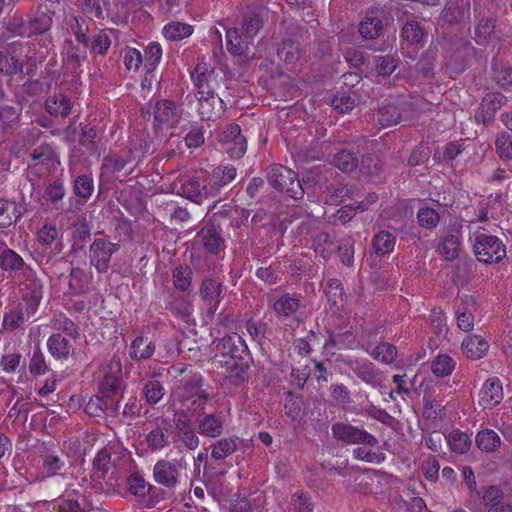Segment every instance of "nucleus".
<instances>
[{
    "label": "nucleus",
    "mask_w": 512,
    "mask_h": 512,
    "mask_svg": "<svg viewBox=\"0 0 512 512\" xmlns=\"http://www.w3.org/2000/svg\"><path fill=\"white\" fill-rule=\"evenodd\" d=\"M383 32V24L378 17H366L359 26V33L365 39L378 38Z\"/></svg>",
    "instance_id": "44"
},
{
    "label": "nucleus",
    "mask_w": 512,
    "mask_h": 512,
    "mask_svg": "<svg viewBox=\"0 0 512 512\" xmlns=\"http://www.w3.org/2000/svg\"><path fill=\"white\" fill-rule=\"evenodd\" d=\"M54 12H41L27 20L30 37L43 34L51 29Z\"/></svg>",
    "instance_id": "30"
},
{
    "label": "nucleus",
    "mask_w": 512,
    "mask_h": 512,
    "mask_svg": "<svg viewBox=\"0 0 512 512\" xmlns=\"http://www.w3.org/2000/svg\"><path fill=\"white\" fill-rule=\"evenodd\" d=\"M502 398L501 381L498 378L487 379L479 393V405L483 409H491L499 404Z\"/></svg>",
    "instance_id": "14"
},
{
    "label": "nucleus",
    "mask_w": 512,
    "mask_h": 512,
    "mask_svg": "<svg viewBox=\"0 0 512 512\" xmlns=\"http://www.w3.org/2000/svg\"><path fill=\"white\" fill-rule=\"evenodd\" d=\"M330 164L342 172L349 173L359 166V157L349 149H340L331 156Z\"/></svg>",
    "instance_id": "20"
},
{
    "label": "nucleus",
    "mask_w": 512,
    "mask_h": 512,
    "mask_svg": "<svg viewBox=\"0 0 512 512\" xmlns=\"http://www.w3.org/2000/svg\"><path fill=\"white\" fill-rule=\"evenodd\" d=\"M492 78L501 88L512 86V68L506 63L492 61Z\"/></svg>",
    "instance_id": "39"
},
{
    "label": "nucleus",
    "mask_w": 512,
    "mask_h": 512,
    "mask_svg": "<svg viewBox=\"0 0 512 512\" xmlns=\"http://www.w3.org/2000/svg\"><path fill=\"white\" fill-rule=\"evenodd\" d=\"M263 22L260 15L256 12H252L245 15L242 20L241 31L246 42H249L254 38L262 27Z\"/></svg>",
    "instance_id": "43"
},
{
    "label": "nucleus",
    "mask_w": 512,
    "mask_h": 512,
    "mask_svg": "<svg viewBox=\"0 0 512 512\" xmlns=\"http://www.w3.org/2000/svg\"><path fill=\"white\" fill-rule=\"evenodd\" d=\"M127 486L128 490L138 497H145L147 493L151 492H161V489L147 483L145 479L137 473L131 474L127 478Z\"/></svg>",
    "instance_id": "37"
},
{
    "label": "nucleus",
    "mask_w": 512,
    "mask_h": 512,
    "mask_svg": "<svg viewBox=\"0 0 512 512\" xmlns=\"http://www.w3.org/2000/svg\"><path fill=\"white\" fill-rule=\"evenodd\" d=\"M199 101V113L204 120H215L224 112V102L214 92L204 95V97H197Z\"/></svg>",
    "instance_id": "15"
},
{
    "label": "nucleus",
    "mask_w": 512,
    "mask_h": 512,
    "mask_svg": "<svg viewBox=\"0 0 512 512\" xmlns=\"http://www.w3.org/2000/svg\"><path fill=\"white\" fill-rule=\"evenodd\" d=\"M448 443L454 452L460 454L467 452L471 446L469 436L458 430H454L449 434Z\"/></svg>",
    "instance_id": "56"
},
{
    "label": "nucleus",
    "mask_w": 512,
    "mask_h": 512,
    "mask_svg": "<svg viewBox=\"0 0 512 512\" xmlns=\"http://www.w3.org/2000/svg\"><path fill=\"white\" fill-rule=\"evenodd\" d=\"M226 39H227V49L229 52L233 54H242L244 53V45L243 43L246 42L244 39L242 33H239L238 29H229L226 32Z\"/></svg>",
    "instance_id": "64"
},
{
    "label": "nucleus",
    "mask_w": 512,
    "mask_h": 512,
    "mask_svg": "<svg viewBox=\"0 0 512 512\" xmlns=\"http://www.w3.org/2000/svg\"><path fill=\"white\" fill-rule=\"evenodd\" d=\"M417 220L421 227L433 229L438 225L440 216L433 208H421L417 213Z\"/></svg>",
    "instance_id": "62"
},
{
    "label": "nucleus",
    "mask_w": 512,
    "mask_h": 512,
    "mask_svg": "<svg viewBox=\"0 0 512 512\" xmlns=\"http://www.w3.org/2000/svg\"><path fill=\"white\" fill-rule=\"evenodd\" d=\"M507 101V98L499 92L487 93L481 102V110L483 121H491L494 114L499 110Z\"/></svg>",
    "instance_id": "22"
},
{
    "label": "nucleus",
    "mask_w": 512,
    "mask_h": 512,
    "mask_svg": "<svg viewBox=\"0 0 512 512\" xmlns=\"http://www.w3.org/2000/svg\"><path fill=\"white\" fill-rule=\"evenodd\" d=\"M162 57V48L159 43L151 42L145 49L143 58L144 67L147 73L154 71L155 67L159 64Z\"/></svg>",
    "instance_id": "48"
},
{
    "label": "nucleus",
    "mask_w": 512,
    "mask_h": 512,
    "mask_svg": "<svg viewBox=\"0 0 512 512\" xmlns=\"http://www.w3.org/2000/svg\"><path fill=\"white\" fill-rule=\"evenodd\" d=\"M401 117L399 108L395 104L388 103L378 109L377 123L381 128H386L398 124Z\"/></svg>",
    "instance_id": "33"
},
{
    "label": "nucleus",
    "mask_w": 512,
    "mask_h": 512,
    "mask_svg": "<svg viewBox=\"0 0 512 512\" xmlns=\"http://www.w3.org/2000/svg\"><path fill=\"white\" fill-rule=\"evenodd\" d=\"M473 310H476V301L472 296L465 295L456 311L457 326L459 329L469 332L474 326Z\"/></svg>",
    "instance_id": "17"
},
{
    "label": "nucleus",
    "mask_w": 512,
    "mask_h": 512,
    "mask_svg": "<svg viewBox=\"0 0 512 512\" xmlns=\"http://www.w3.org/2000/svg\"><path fill=\"white\" fill-rule=\"evenodd\" d=\"M454 367V360L446 354L437 356L431 364V370L437 377L450 375Z\"/></svg>",
    "instance_id": "54"
},
{
    "label": "nucleus",
    "mask_w": 512,
    "mask_h": 512,
    "mask_svg": "<svg viewBox=\"0 0 512 512\" xmlns=\"http://www.w3.org/2000/svg\"><path fill=\"white\" fill-rule=\"evenodd\" d=\"M51 327L58 332L65 333L71 338H77L79 336L77 325L61 314L51 320Z\"/></svg>",
    "instance_id": "50"
},
{
    "label": "nucleus",
    "mask_w": 512,
    "mask_h": 512,
    "mask_svg": "<svg viewBox=\"0 0 512 512\" xmlns=\"http://www.w3.org/2000/svg\"><path fill=\"white\" fill-rule=\"evenodd\" d=\"M201 242L210 254H217L223 240L214 228H204L200 234Z\"/></svg>",
    "instance_id": "47"
},
{
    "label": "nucleus",
    "mask_w": 512,
    "mask_h": 512,
    "mask_svg": "<svg viewBox=\"0 0 512 512\" xmlns=\"http://www.w3.org/2000/svg\"><path fill=\"white\" fill-rule=\"evenodd\" d=\"M220 353L219 362L226 369L227 379L234 385H241L249 378L252 358L247 345L238 334L226 335L216 342Z\"/></svg>",
    "instance_id": "1"
},
{
    "label": "nucleus",
    "mask_w": 512,
    "mask_h": 512,
    "mask_svg": "<svg viewBox=\"0 0 512 512\" xmlns=\"http://www.w3.org/2000/svg\"><path fill=\"white\" fill-rule=\"evenodd\" d=\"M176 317L188 322L192 315L193 306L185 296L171 294L166 306Z\"/></svg>",
    "instance_id": "26"
},
{
    "label": "nucleus",
    "mask_w": 512,
    "mask_h": 512,
    "mask_svg": "<svg viewBox=\"0 0 512 512\" xmlns=\"http://www.w3.org/2000/svg\"><path fill=\"white\" fill-rule=\"evenodd\" d=\"M87 47H78L75 45H71L67 51L66 63L71 67L73 72H77V69L81 66V62H83L87 58Z\"/></svg>",
    "instance_id": "63"
},
{
    "label": "nucleus",
    "mask_w": 512,
    "mask_h": 512,
    "mask_svg": "<svg viewBox=\"0 0 512 512\" xmlns=\"http://www.w3.org/2000/svg\"><path fill=\"white\" fill-rule=\"evenodd\" d=\"M198 396L184 398V405L192 417L195 419L207 413V407L210 405L211 396L209 392H201Z\"/></svg>",
    "instance_id": "27"
},
{
    "label": "nucleus",
    "mask_w": 512,
    "mask_h": 512,
    "mask_svg": "<svg viewBox=\"0 0 512 512\" xmlns=\"http://www.w3.org/2000/svg\"><path fill=\"white\" fill-rule=\"evenodd\" d=\"M396 237L389 231H379L372 239V249L378 256H384L394 250Z\"/></svg>",
    "instance_id": "28"
},
{
    "label": "nucleus",
    "mask_w": 512,
    "mask_h": 512,
    "mask_svg": "<svg viewBox=\"0 0 512 512\" xmlns=\"http://www.w3.org/2000/svg\"><path fill=\"white\" fill-rule=\"evenodd\" d=\"M374 64L376 71L381 76H390L398 67V59L393 55L375 56Z\"/></svg>",
    "instance_id": "53"
},
{
    "label": "nucleus",
    "mask_w": 512,
    "mask_h": 512,
    "mask_svg": "<svg viewBox=\"0 0 512 512\" xmlns=\"http://www.w3.org/2000/svg\"><path fill=\"white\" fill-rule=\"evenodd\" d=\"M312 247L316 253L327 260L335 250V243L329 233L322 231L313 236Z\"/></svg>",
    "instance_id": "34"
},
{
    "label": "nucleus",
    "mask_w": 512,
    "mask_h": 512,
    "mask_svg": "<svg viewBox=\"0 0 512 512\" xmlns=\"http://www.w3.org/2000/svg\"><path fill=\"white\" fill-rule=\"evenodd\" d=\"M90 236H91L90 223L86 220L85 217L78 218L77 221H75L73 224L72 248L74 250L83 249L84 243L90 239Z\"/></svg>",
    "instance_id": "32"
},
{
    "label": "nucleus",
    "mask_w": 512,
    "mask_h": 512,
    "mask_svg": "<svg viewBox=\"0 0 512 512\" xmlns=\"http://www.w3.org/2000/svg\"><path fill=\"white\" fill-rule=\"evenodd\" d=\"M172 424L168 419L158 417L153 422L152 429L147 433L145 441L147 446L153 450H161L170 444Z\"/></svg>",
    "instance_id": "8"
},
{
    "label": "nucleus",
    "mask_w": 512,
    "mask_h": 512,
    "mask_svg": "<svg viewBox=\"0 0 512 512\" xmlns=\"http://www.w3.org/2000/svg\"><path fill=\"white\" fill-rule=\"evenodd\" d=\"M117 410L118 403H110L107 398L100 396L92 397L85 406V412L93 417H98L102 413L116 412Z\"/></svg>",
    "instance_id": "36"
},
{
    "label": "nucleus",
    "mask_w": 512,
    "mask_h": 512,
    "mask_svg": "<svg viewBox=\"0 0 512 512\" xmlns=\"http://www.w3.org/2000/svg\"><path fill=\"white\" fill-rule=\"evenodd\" d=\"M496 153L501 159H512V136L503 132L495 140Z\"/></svg>",
    "instance_id": "61"
},
{
    "label": "nucleus",
    "mask_w": 512,
    "mask_h": 512,
    "mask_svg": "<svg viewBox=\"0 0 512 512\" xmlns=\"http://www.w3.org/2000/svg\"><path fill=\"white\" fill-rule=\"evenodd\" d=\"M481 499L483 505L487 507V512H512L511 502L498 486L482 487Z\"/></svg>",
    "instance_id": "11"
},
{
    "label": "nucleus",
    "mask_w": 512,
    "mask_h": 512,
    "mask_svg": "<svg viewBox=\"0 0 512 512\" xmlns=\"http://www.w3.org/2000/svg\"><path fill=\"white\" fill-rule=\"evenodd\" d=\"M269 303L278 316L290 317L294 315L300 307V300L294 295L283 294L279 298L269 297Z\"/></svg>",
    "instance_id": "19"
},
{
    "label": "nucleus",
    "mask_w": 512,
    "mask_h": 512,
    "mask_svg": "<svg viewBox=\"0 0 512 512\" xmlns=\"http://www.w3.org/2000/svg\"><path fill=\"white\" fill-rule=\"evenodd\" d=\"M5 33L8 37H27L30 38V33L27 21L21 16L13 15L4 22Z\"/></svg>",
    "instance_id": "40"
},
{
    "label": "nucleus",
    "mask_w": 512,
    "mask_h": 512,
    "mask_svg": "<svg viewBox=\"0 0 512 512\" xmlns=\"http://www.w3.org/2000/svg\"><path fill=\"white\" fill-rule=\"evenodd\" d=\"M46 111L53 116L66 117L71 113V101L63 94L49 96L45 101Z\"/></svg>",
    "instance_id": "24"
},
{
    "label": "nucleus",
    "mask_w": 512,
    "mask_h": 512,
    "mask_svg": "<svg viewBox=\"0 0 512 512\" xmlns=\"http://www.w3.org/2000/svg\"><path fill=\"white\" fill-rule=\"evenodd\" d=\"M180 468L181 464L176 460H158L153 468L155 482L169 489L175 488L179 483Z\"/></svg>",
    "instance_id": "9"
},
{
    "label": "nucleus",
    "mask_w": 512,
    "mask_h": 512,
    "mask_svg": "<svg viewBox=\"0 0 512 512\" xmlns=\"http://www.w3.org/2000/svg\"><path fill=\"white\" fill-rule=\"evenodd\" d=\"M237 448V439L221 438L211 445V457L214 460L224 459L234 453Z\"/></svg>",
    "instance_id": "38"
},
{
    "label": "nucleus",
    "mask_w": 512,
    "mask_h": 512,
    "mask_svg": "<svg viewBox=\"0 0 512 512\" xmlns=\"http://www.w3.org/2000/svg\"><path fill=\"white\" fill-rule=\"evenodd\" d=\"M24 260L14 250L6 248L0 253V267L9 272L21 270Z\"/></svg>",
    "instance_id": "45"
},
{
    "label": "nucleus",
    "mask_w": 512,
    "mask_h": 512,
    "mask_svg": "<svg viewBox=\"0 0 512 512\" xmlns=\"http://www.w3.org/2000/svg\"><path fill=\"white\" fill-rule=\"evenodd\" d=\"M489 349V344L479 335L468 337L462 343L463 353L470 359H480Z\"/></svg>",
    "instance_id": "25"
},
{
    "label": "nucleus",
    "mask_w": 512,
    "mask_h": 512,
    "mask_svg": "<svg viewBox=\"0 0 512 512\" xmlns=\"http://www.w3.org/2000/svg\"><path fill=\"white\" fill-rule=\"evenodd\" d=\"M332 436L346 444H364L374 447L378 444L375 436L366 430L344 422H336L331 427Z\"/></svg>",
    "instance_id": "4"
},
{
    "label": "nucleus",
    "mask_w": 512,
    "mask_h": 512,
    "mask_svg": "<svg viewBox=\"0 0 512 512\" xmlns=\"http://www.w3.org/2000/svg\"><path fill=\"white\" fill-rule=\"evenodd\" d=\"M179 189L177 194L191 200L196 204H201L204 200L210 198L207 190V180L201 181L200 178L195 176H181L174 183V186Z\"/></svg>",
    "instance_id": "7"
},
{
    "label": "nucleus",
    "mask_w": 512,
    "mask_h": 512,
    "mask_svg": "<svg viewBox=\"0 0 512 512\" xmlns=\"http://www.w3.org/2000/svg\"><path fill=\"white\" fill-rule=\"evenodd\" d=\"M22 71L23 65L16 57L9 53H0V73L14 76Z\"/></svg>",
    "instance_id": "51"
},
{
    "label": "nucleus",
    "mask_w": 512,
    "mask_h": 512,
    "mask_svg": "<svg viewBox=\"0 0 512 512\" xmlns=\"http://www.w3.org/2000/svg\"><path fill=\"white\" fill-rule=\"evenodd\" d=\"M477 447L484 452L495 451L501 443L499 435L491 429H484L476 436Z\"/></svg>",
    "instance_id": "41"
},
{
    "label": "nucleus",
    "mask_w": 512,
    "mask_h": 512,
    "mask_svg": "<svg viewBox=\"0 0 512 512\" xmlns=\"http://www.w3.org/2000/svg\"><path fill=\"white\" fill-rule=\"evenodd\" d=\"M200 297L207 307V314L213 316L224 297L223 284L212 278H205L200 286Z\"/></svg>",
    "instance_id": "10"
},
{
    "label": "nucleus",
    "mask_w": 512,
    "mask_h": 512,
    "mask_svg": "<svg viewBox=\"0 0 512 512\" xmlns=\"http://www.w3.org/2000/svg\"><path fill=\"white\" fill-rule=\"evenodd\" d=\"M120 248L118 243H113L105 238H96L89 248V259L92 266L99 273H106L110 267V260Z\"/></svg>",
    "instance_id": "5"
},
{
    "label": "nucleus",
    "mask_w": 512,
    "mask_h": 512,
    "mask_svg": "<svg viewBox=\"0 0 512 512\" xmlns=\"http://www.w3.org/2000/svg\"><path fill=\"white\" fill-rule=\"evenodd\" d=\"M165 395L162 383L157 379L148 380L143 387V396L150 405L157 404Z\"/></svg>",
    "instance_id": "46"
},
{
    "label": "nucleus",
    "mask_w": 512,
    "mask_h": 512,
    "mask_svg": "<svg viewBox=\"0 0 512 512\" xmlns=\"http://www.w3.org/2000/svg\"><path fill=\"white\" fill-rule=\"evenodd\" d=\"M193 32V27L181 22H171L164 26L163 34L166 39L171 41H180Z\"/></svg>",
    "instance_id": "42"
},
{
    "label": "nucleus",
    "mask_w": 512,
    "mask_h": 512,
    "mask_svg": "<svg viewBox=\"0 0 512 512\" xmlns=\"http://www.w3.org/2000/svg\"><path fill=\"white\" fill-rule=\"evenodd\" d=\"M204 386V379L200 374H194L185 379L183 384L185 398L198 396L199 394H202L201 392H208Z\"/></svg>",
    "instance_id": "58"
},
{
    "label": "nucleus",
    "mask_w": 512,
    "mask_h": 512,
    "mask_svg": "<svg viewBox=\"0 0 512 512\" xmlns=\"http://www.w3.org/2000/svg\"><path fill=\"white\" fill-rule=\"evenodd\" d=\"M27 286L29 290L26 294L27 302L31 312H34L43 297V285L39 279L33 278L29 280Z\"/></svg>",
    "instance_id": "57"
},
{
    "label": "nucleus",
    "mask_w": 512,
    "mask_h": 512,
    "mask_svg": "<svg viewBox=\"0 0 512 512\" xmlns=\"http://www.w3.org/2000/svg\"><path fill=\"white\" fill-rule=\"evenodd\" d=\"M180 117L177 105L169 99L157 100L153 106V127L162 129L163 125H169Z\"/></svg>",
    "instance_id": "12"
},
{
    "label": "nucleus",
    "mask_w": 512,
    "mask_h": 512,
    "mask_svg": "<svg viewBox=\"0 0 512 512\" xmlns=\"http://www.w3.org/2000/svg\"><path fill=\"white\" fill-rule=\"evenodd\" d=\"M371 356L380 362L391 364L397 357V350L395 346L381 342L373 349Z\"/></svg>",
    "instance_id": "52"
},
{
    "label": "nucleus",
    "mask_w": 512,
    "mask_h": 512,
    "mask_svg": "<svg viewBox=\"0 0 512 512\" xmlns=\"http://www.w3.org/2000/svg\"><path fill=\"white\" fill-rule=\"evenodd\" d=\"M47 346L50 354L57 359H67L71 350L69 340L60 333L52 334L47 341Z\"/></svg>",
    "instance_id": "31"
},
{
    "label": "nucleus",
    "mask_w": 512,
    "mask_h": 512,
    "mask_svg": "<svg viewBox=\"0 0 512 512\" xmlns=\"http://www.w3.org/2000/svg\"><path fill=\"white\" fill-rule=\"evenodd\" d=\"M121 384L122 380L119 376L110 373L106 374L100 383L102 397L110 398L120 389Z\"/></svg>",
    "instance_id": "60"
},
{
    "label": "nucleus",
    "mask_w": 512,
    "mask_h": 512,
    "mask_svg": "<svg viewBox=\"0 0 512 512\" xmlns=\"http://www.w3.org/2000/svg\"><path fill=\"white\" fill-rule=\"evenodd\" d=\"M236 177V168L233 165H220L213 169L207 180L208 196L216 197L221 188L228 185Z\"/></svg>",
    "instance_id": "13"
},
{
    "label": "nucleus",
    "mask_w": 512,
    "mask_h": 512,
    "mask_svg": "<svg viewBox=\"0 0 512 512\" xmlns=\"http://www.w3.org/2000/svg\"><path fill=\"white\" fill-rule=\"evenodd\" d=\"M465 7L457 2H448L442 11V19L449 24L459 23L463 20Z\"/></svg>",
    "instance_id": "59"
},
{
    "label": "nucleus",
    "mask_w": 512,
    "mask_h": 512,
    "mask_svg": "<svg viewBox=\"0 0 512 512\" xmlns=\"http://www.w3.org/2000/svg\"><path fill=\"white\" fill-rule=\"evenodd\" d=\"M192 270L189 266H178L172 272L174 287L187 291L192 283Z\"/></svg>",
    "instance_id": "49"
},
{
    "label": "nucleus",
    "mask_w": 512,
    "mask_h": 512,
    "mask_svg": "<svg viewBox=\"0 0 512 512\" xmlns=\"http://www.w3.org/2000/svg\"><path fill=\"white\" fill-rule=\"evenodd\" d=\"M25 210L21 204L0 199V228L9 227Z\"/></svg>",
    "instance_id": "23"
},
{
    "label": "nucleus",
    "mask_w": 512,
    "mask_h": 512,
    "mask_svg": "<svg viewBox=\"0 0 512 512\" xmlns=\"http://www.w3.org/2000/svg\"><path fill=\"white\" fill-rule=\"evenodd\" d=\"M495 20L489 17H483L478 21L475 27V36L478 44H484L494 33Z\"/></svg>",
    "instance_id": "55"
},
{
    "label": "nucleus",
    "mask_w": 512,
    "mask_h": 512,
    "mask_svg": "<svg viewBox=\"0 0 512 512\" xmlns=\"http://www.w3.org/2000/svg\"><path fill=\"white\" fill-rule=\"evenodd\" d=\"M155 351V345L147 337H136L130 346L129 355L134 360H144L150 358Z\"/></svg>",
    "instance_id": "29"
},
{
    "label": "nucleus",
    "mask_w": 512,
    "mask_h": 512,
    "mask_svg": "<svg viewBox=\"0 0 512 512\" xmlns=\"http://www.w3.org/2000/svg\"><path fill=\"white\" fill-rule=\"evenodd\" d=\"M460 236L459 229H452L445 233L438 245L440 254L449 261L456 259L460 251Z\"/></svg>",
    "instance_id": "18"
},
{
    "label": "nucleus",
    "mask_w": 512,
    "mask_h": 512,
    "mask_svg": "<svg viewBox=\"0 0 512 512\" xmlns=\"http://www.w3.org/2000/svg\"><path fill=\"white\" fill-rule=\"evenodd\" d=\"M277 55L287 64H295L301 58L300 44L296 41L287 39L279 44Z\"/></svg>",
    "instance_id": "35"
},
{
    "label": "nucleus",
    "mask_w": 512,
    "mask_h": 512,
    "mask_svg": "<svg viewBox=\"0 0 512 512\" xmlns=\"http://www.w3.org/2000/svg\"><path fill=\"white\" fill-rule=\"evenodd\" d=\"M345 364L349 370L366 384L377 389L385 388V376L372 362L360 359H347Z\"/></svg>",
    "instance_id": "6"
},
{
    "label": "nucleus",
    "mask_w": 512,
    "mask_h": 512,
    "mask_svg": "<svg viewBox=\"0 0 512 512\" xmlns=\"http://www.w3.org/2000/svg\"><path fill=\"white\" fill-rule=\"evenodd\" d=\"M426 36V31L420 26L419 22L414 19L407 20L401 29V37L410 45L423 47Z\"/></svg>",
    "instance_id": "21"
},
{
    "label": "nucleus",
    "mask_w": 512,
    "mask_h": 512,
    "mask_svg": "<svg viewBox=\"0 0 512 512\" xmlns=\"http://www.w3.org/2000/svg\"><path fill=\"white\" fill-rule=\"evenodd\" d=\"M474 254L479 262L485 264L499 263L506 257V246L496 236L484 232L475 234Z\"/></svg>",
    "instance_id": "3"
},
{
    "label": "nucleus",
    "mask_w": 512,
    "mask_h": 512,
    "mask_svg": "<svg viewBox=\"0 0 512 512\" xmlns=\"http://www.w3.org/2000/svg\"><path fill=\"white\" fill-rule=\"evenodd\" d=\"M267 179L273 188L294 200L302 199L304 196L305 191L297 174L286 166L279 164L269 166Z\"/></svg>",
    "instance_id": "2"
},
{
    "label": "nucleus",
    "mask_w": 512,
    "mask_h": 512,
    "mask_svg": "<svg viewBox=\"0 0 512 512\" xmlns=\"http://www.w3.org/2000/svg\"><path fill=\"white\" fill-rule=\"evenodd\" d=\"M198 432L206 437H219L224 430L223 420L219 414L206 413L196 419Z\"/></svg>",
    "instance_id": "16"
}]
</instances>
